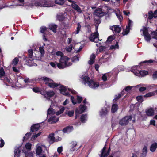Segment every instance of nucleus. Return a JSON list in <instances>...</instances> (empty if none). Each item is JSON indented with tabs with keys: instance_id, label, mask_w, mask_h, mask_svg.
<instances>
[{
	"instance_id": "1",
	"label": "nucleus",
	"mask_w": 157,
	"mask_h": 157,
	"mask_svg": "<svg viewBox=\"0 0 157 157\" xmlns=\"http://www.w3.org/2000/svg\"><path fill=\"white\" fill-rule=\"evenodd\" d=\"M50 6L49 2L47 0H41L40 2L31 3L29 4V6L31 7L33 6L49 7Z\"/></svg>"
},
{
	"instance_id": "2",
	"label": "nucleus",
	"mask_w": 157,
	"mask_h": 157,
	"mask_svg": "<svg viewBox=\"0 0 157 157\" xmlns=\"http://www.w3.org/2000/svg\"><path fill=\"white\" fill-rule=\"evenodd\" d=\"M132 118L131 116H127L119 121V124L121 126L127 125Z\"/></svg>"
},
{
	"instance_id": "3",
	"label": "nucleus",
	"mask_w": 157,
	"mask_h": 157,
	"mask_svg": "<svg viewBox=\"0 0 157 157\" xmlns=\"http://www.w3.org/2000/svg\"><path fill=\"white\" fill-rule=\"evenodd\" d=\"M70 59L66 56H64L61 57L59 60V62L62 63L63 64H65L68 66H70L72 64V63L70 62H68V61Z\"/></svg>"
},
{
	"instance_id": "4",
	"label": "nucleus",
	"mask_w": 157,
	"mask_h": 157,
	"mask_svg": "<svg viewBox=\"0 0 157 157\" xmlns=\"http://www.w3.org/2000/svg\"><path fill=\"white\" fill-rule=\"evenodd\" d=\"M106 144H105V146L101 150V153L100 155H99V156L101 157H107L110 152L111 149L110 147H109L108 148V149L107 152L106 151Z\"/></svg>"
},
{
	"instance_id": "5",
	"label": "nucleus",
	"mask_w": 157,
	"mask_h": 157,
	"mask_svg": "<svg viewBox=\"0 0 157 157\" xmlns=\"http://www.w3.org/2000/svg\"><path fill=\"white\" fill-rule=\"evenodd\" d=\"M67 16V15L65 13H59L57 14L56 19L59 22H62L64 21Z\"/></svg>"
},
{
	"instance_id": "6",
	"label": "nucleus",
	"mask_w": 157,
	"mask_h": 157,
	"mask_svg": "<svg viewBox=\"0 0 157 157\" xmlns=\"http://www.w3.org/2000/svg\"><path fill=\"white\" fill-rule=\"evenodd\" d=\"M60 85L59 89L60 93L64 96H70V94L69 92H66L67 90L66 87L63 85Z\"/></svg>"
},
{
	"instance_id": "7",
	"label": "nucleus",
	"mask_w": 157,
	"mask_h": 157,
	"mask_svg": "<svg viewBox=\"0 0 157 157\" xmlns=\"http://www.w3.org/2000/svg\"><path fill=\"white\" fill-rule=\"evenodd\" d=\"M89 86L91 88L93 89L97 88L99 86L98 82H96L94 80L91 79L90 80L88 84Z\"/></svg>"
},
{
	"instance_id": "8",
	"label": "nucleus",
	"mask_w": 157,
	"mask_h": 157,
	"mask_svg": "<svg viewBox=\"0 0 157 157\" xmlns=\"http://www.w3.org/2000/svg\"><path fill=\"white\" fill-rule=\"evenodd\" d=\"M99 33L98 31L94 33L91 34L90 37L89 39L90 41L95 43L98 42L95 40L97 38H99Z\"/></svg>"
},
{
	"instance_id": "9",
	"label": "nucleus",
	"mask_w": 157,
	"mask_h": 157,
	"mask_svg": "<svg viewBox=\"0 0 157 157\" xmlns=\"http://www.w3.org/2000/svg\"><path fill=\"white\" fill-rule=\"evenodd\" d=\"M40 32L41 33H43V40L45 41H46L48 40L46 38L45 36L46 33L45 32H46L47 31V29H48V28H47L46 27L43 26L40 28Z\"/></svg>"
},
{
	"instance_id": "10",
	"label": "nucleus",
	"mask_w": 157,
	"mask_h": 157,
	"mask_svg": "<svg viewBox=\"0 0 157 157\" xmlns=\"http://www.w3.org/2000/svg\"><path fill=\"white\" fill-rule=\"evenodd\" d=\"M94 15H95L97 17L100 18L103 15V13L101 8L96 9L94 13Z\"/></svg>"
},
{
	"instance_id": "11",
	"label": "nucleus",
	"mask_w": 157,
	"mask_h": 157,
	"mask_svg": "<svg viewBox=\"0 0 157 157\" xmlns=\"http://www.w3.org/2000/svg\"><path fill=\"white\" fill-rule=\"evenodd\" d=\"M110 29L116 33H119L121 30V28L118 25H113Z\"/></svg>"
},
{
	"instance_id": "12",
	"label": "nucleus",
	"mask_w": 157,
	"mask_h": 157,
	"mask_svg": "<svg viewBox=\"0 0 157 157\" xmlns=\"http://www.w3.org/2000/svg\"><path fill=\"white\" fill-rule=\"evenodd\" d=\"M40 127V125L38 124H35L31 126L30 130L32 132H34L39 130Z\"/></svg>"
},
{
	"instance_id": "13",
	"label": "nucleus",
	"mask_w": 157,
	"mask_h": 157,
	"mask_svg": "<svg viewBox=\"0 0 157 157\" xmlns=\"http://www.w3.org/2000/svg\"><path fill=\"white\" fill-rule=\"evenodd\" d=\"M59 118H56L55 116H53L50 117L48 120V122L51 124L55 123L59 120Z\"/></svg>"
},
{
	"instance_id": "14",
	"label": "nucleus",
	"mask_w": 157,
	"mask_h": 157,
	"mask_svg": "<svg viewBox=\"0 0 157 157\" xmlns=\"http://www.w3.org/2000/svg\"><path fill=\"white\" fill-rule=\"evenodd\" d=\"M145 112L147 116H152L154 114V109L153 108H150L148 109H146Z\"/></svg>"
},
{
	"instance_id": "15",
	"label": "nucleus",
	"mask_w": 157,
	"mask_h": 157,
	"mask_svg": "<svg viewBox=\"0 0 157 157\" xmlns=\"http://www.w3.org/2000/svg\"><path fill=\"white\" fill-rule=\"evenodd\" d=\"M45 84L46 85H48L49 87L52 88H54L59 86V84L55 82H46Z\"/></svg>"
},
{
	"instance_id": "16",
	"label": "nucleus",
	"mask_w": 157,
	"mask_h": 157,
	"mask_svg": "<svg viewBox=\"0 0 157 157\" xmlns=\"http://www.w3.org/2000/svg\"><path fill=\"white\" fill-rule=\"evenodd\" d=\"M57 28V25L54 24H50L48 26V28L49 29L52 31L54 33H55L56 32Z\"/></svg>"
},
{
	"instance_id": "17",
	"label": "nucleus",
	"mask_w": 157,
	"mask_h": 157,
	"mask_svg": "<svg viewBox=\"0 0 157 157\" xmlns=\"http://www.w3.org/2000/svg\"><path fill=\"white\" fill-rule=\"evenodd\" d=\"M54 95L55 93L53 91H46L45 94H44V97L46 98H50L53 96Z\"/></svg>"
},
{
	"instance_id": "18",
	"label": "nucleus",
	"mask_w": 157,
	"mask_h": 157,
	"mask_svg": "<svg viewBox=\"0 0 157 157\" xmlns=\"http://www.w3.org/2000/svg\"><path fill=\"white\" fill-rule=\"evenodd\" d=\"M87 115L86 114H82L80 118V121L82 123L86 122L87 121Z\"/></svg>"
},
{
	"instance_id": "19",
	"label": "nucleus",
	"mask_w": 157,
	"mask_h": 157,
	"mask_svg": "<svg viewBox=\"0 0 157 157\" xmlns=\"http://www.w3.org/2000/svg\"><path fill=\"white\" fill-rule=\"evenodd\" d=\"M73 129V127L72 126H68L63 129V133H66L70 132Z\"/></svg>"
},
{
	"instance_id": "20",
	"label": "nucleus",
	"mask_w": 157,
	"mask_h": 157,
	"mask_svg": "<svg viewBox=\"0 0 157 157\" xmlns=\"http://www.w3.org/2000/svg\"><path fill=\"white\" fill-rule=\"evenodd\" d=\"M157 148V143L154 142L151 145L150 147V150L151 152H155Z\"/></svg>"
},
{
	"instance_id": "21",
	"label": "nucleus",
	"mask_w": 157,
	"mask_h": 157,
	"mask_svg": "<svg viewBox=\"0 0 157 157\" xmlns=\"http://www.w3.org/2000/svg\"><path fill=\"white\" fill-rule=\"evenodd\" d=\"M147 147L144 146L142 150V153L141 154L140 157H146L147 155Z\"/></svg>"
},
{
	"instance_id": "22",
	"label": "nucleus",
	"mask_w": 157,
	"mask_h": 157,
	"mask_svg": "<svg viewBox=\"0 0 157 157\" xmlns=\"http://www.w3.org/2000/svg\"><path fill=\"white\" fill-rule=\"evenodd\" d=\"M109 59V56L106 53L105 54L102 56L100 60L103 62H105L108 61Z\"/></svg>"
},
{
	"instance_id": "23",
	"label": "nucleus",
	"mask_w": 157,
	"mask_h": 157,
	"mask_svg": "<svg viewBox=\"0 0 157 157\" xmlns=\"http://www.w3.org/2000/svg\"><path fill=\"white\" fill-rule=\"evenodd\" d=\"M87 107L85 105L81 104L79 107V109H78V110L79 111V112L81 113H82L86 109Z\"/></svg>"
},
{
	"instance_id": "24",
	"label": "nucleus",
	"mask_w": 157,
	"mask_h": 157,
	"mask_svg": "<svg viewBox=\"0 0 157 157\" xmlns=\"http://www.w3.org/2000/svg\"><path fill=\"white\" fill-rule=\"evenodd\" d=\"M118 106L117 104H114L112 106L111 112L112 113H114L117 110Z\"/></svg>"
},
{
	"instance_id": "25",
	"label": "nucleus",
	"mask_w": 157,
	"mask_h": 157,
	"mask_svg": "<svg viewBox=\"0 0 157 157\" xmlns=\"http://www.w3.org/2000/svg\"><path fill=\"white\" fill-rule=\"evenodd\" d=\"M57 66L59 69H63L68 66L65 65V64H64L59 62V63H57Z\"/></svg>"
},
{
	"instance_id": "26",
	"label": "nucleus",
	"mask_w": 157,
	"mask_h": 157,
	"mask_svg": "<svg viewBox=\"0 0 157 157\" xmlns=\"http://www.w3.org/2000/svg\"><path fill=\"white\" fill-rule=\"evenodd\" d=\"M82 26L79 23H78L77 24V27L74 33L75 34H78L79 33V32L81 31Z\"/></svg>"
},
{
	"instance_id": "27",
	"label": "nucleus",
	"mask_w": 157,
	"mask_h": 157,
	"mask_svg": "<svg viewBox=\"0 0 157 157\" xmlns=\"http://www.w3.org/2000/svg\"><path fill=\"white\" fill-rule=\"evenodd\" d=\"M3 82L7 86H9L8 84H11L9 78L7 77H5L3 79Z\"/></svg>"
},
{
	"instance_id": "28",
	"label": "nucleus",
	"mask_w": 157,
	"mask_h": 157,
	"mask_svg": "<svg viewBox=\"0 0 157 157\" xmlns=\"http://www.w3.org/2000/svg\"><path fill=\"white\" fill-rule=\"evenodd\" d=\"M42 80L44 81V82H53L54 81L50 78L45 76H43L40 78Z\"/></svg>"
},
{
	"instance_id": "29",
	"label": "nucleus",
	"mask_w": 157,
	"mask_h": 157,
	"mask_svg": "<svg viewBox=\"0 0 157 157\" xmlns=\"http://www.w3.org/2000/svg\"><path fill=\"white\" fill-rule=\"evenodd\" d=\"M42 147L40 146H39L36 148V154L37 155H39L42 153Z\"/></svg>"
},
{
	"instance_id": "30",
	"label": "nucleus",
	"mask_w": 157,
	"mask_h": 157,
	"mask_svg": "<svg viewBox=\"0 0 157 157\" xmlns=\"http://www.w3.org/2000/svg\"><path fill=\"white\" fill-rule=\"evenodd\" d=\"M82 80L84 81V82L85 84L86 83H88L90 81V78L88 76H84L82 78Z\"/></svg>"
},
{
	"instance_id": "31",
	"label": "nucleus",
	"mask_w": 157,
	"mask_h": 157,
	"mask_svg": "<svg viewBox=\"0 0 157 157\" xmlns=\"http://www.w3.org/2000/svg\"><path fill=\"white\" fill-rule=\"evenodd\" d=\"M139 73L140 75L142 76H144L148 74V72L145 70L140 71H139Z\"/></svg>"
},
{
	"instance_id": "32",
	"label": "nucleus",
	"mask_w": 157,
	"mask_h": 157,
	"mask_svg": "<svg viewBox=\"0 0 157 157\" xmlns=\"http://www.w3.org/2000/svg\"><path fill=\"white\" fill-rule=\"evenodd\" d=\"M32 135V133L31 132H28L26 134L25 136L23 137V141H26L28 140L29 138Z\"/></svg>"
},
{
	"instance_id": "33",
	"label": "nucleus",
	"mask_w": 157,
	"mask_h": 157,
	"mask_svg": "<svg viewBox=\"0 0 157 157\" xmlns=\"http://www.w3.org/2000/svg\"><path fill=\"white\" fill-rule=\"evenodd\" d=\"M65 2V0H55V3L56 4L60 5H63Z\"/></svg>"
},
{
	"instance_id": "34",
	"label": "nucleus",
	"mask_w": 157,
	"mask_h": 157,
	"mask_svg": "<svg viewBox=\"0 0 157 157\" xmlns=\"http://www.w3.org/2000/svg\"><path fill=\"white\" fill-rule=\"evenodd\" d=\"M65 110V108L64 107L62 106L61 108H60L59 110L57 111L56 113V115H59L60 114L62 113Z\"/></svg>"
},
{
	"instance_id": "35",
	"label": "nucleus",
	"mask_w": 157,
	"mask_h": 157,
	"mask_svg": "<svg viewBox=\"0 0 157 157\" xmlns=\"http://www.w3.org/2000/svg\"><path fill=\"white\" fill-rule=\"evenodd\" d=\"M39 52L41 53V56L43 57L44 54V50L43 47H40L39 49Z\"/></svg>"
},
{
	"instance_id": "36",
	"label": "nucleus",
	"mask_w": 157,
	"mask_h": 157,
	"mask_svg": "<svg viewBox=\"0 0 157 157\" xmlns=\"http://www.w3.org/2000/svg\"><path fill=\"white\" fill-rule=\"evenodd\" d=\"M15 155H16L17 157H19L21 151L19 149V148H17L15 149L14 151Z\"/></svg>"
},
{
	"instance_id": "37",
	"label": "nucleus",
	"mask_w": 157,
	"mask_h": 157,
	"mask_svg": "<svg viewBox=\"0 0 157 157\" xmlns=\"http://www.w3.org/2000/svg\"><path fill=\"white\" fill-rule=\"evenodd\" d=\"M54 109L53 108H49L47 110V115H51L54 114L55 112L54 111Z\"/></svg>"
},
{
	"instance_id": "38",
	"label": "nucleus",
	"mask_w": 157,
	"mask_h": 157,
	"mask_svg": "<svg viewBox=\"0 0 157 157\" xmlns=\"http://www.w3.org/2000/svg\"><path fill=\"white\" fill-rule=\"evenodd\" d=\"M154 61H155L154 60L151 59L149 60H145L141 62L140 63V64H141V63H145L146 64H148L149 63H153Z\"/></svg>"
},
{
	"instance_id": "39",
	"label": "nucleus",
	"mask_w": 157,
	"mask_h": 157,
	"mask_svg": "<svg viewBox=\"0 0 157 157\" xmlns=\"http://www.w3.org/2000/svg\"><path fill=\"white\" fill-rule=\"evenodd\" d=\"M101 116L105 115L107 114V110L105 108H103L101 110Z\"/></svg>"
},
{
	"instance_id": "40",
	"label": "nucleus",
	"mask_w": 157,
	"mask_h": 157,
	"mask_svg": "<svg viewBox=\"0 0 157 157\" xmlns=\"http://www.w3.org/2000/svg\"><path fill=\"white\" fill-rule=\"evenodd\" d=\"M151 34L153 38L157 39V29L155 31L151 32Z\"/></svg>"
},
{
	"instance_id": "41",
	"label": "nucleus",
	"mask_w": 157,
	"mask_h": 157,
	"mask_svg": "<svg viewBox=\"0 0 157 157\" xmlns=\"http://www.w3.org/2000/svg\"><path fill=\"white\" fill-rule=\"evenodd\" d=\"M5 74V72L3 68L2 67L0 68V78H2L4 76Z\"/></svg>"
},
{
	"instance_id": "42",
	"label": "nucleus",
	"mask_w": 157,
	"mask_h": 157,
	"mask_svg": "<svg viewBox=\"0 0 157 157\" xmlns=\"http://www.w3.org/2000/svg\"><path fill=\"white\" fill-rule=\"evenodd\" d=\"M106 48V47L105 46H103L101 45L99 46L98 48L99 52H101L102 51H105Z\"/></svg>"
},
{
	"instance_id": "43",
	"label": "nucleus",
	"mask_w": 157,
	"mask_h": 157,
	"mask_svg": "<svg viewBox=\"0 0 157 157\" xmlns=\"http://www.w3.org/2000/svg\"><path fill=\"white\" fill-rule=\"evenodd\" d=\"M143 34L144 36L149 34L148 32V30L146 27H144L143 29Z\"/></svg>"
},
{
	"instance_id": "44",
	"label": "nucleus",
	"mask_w": 157,
	"mask_h": 157,
	"mask_svg": "<svg viewBox=\"0 0 157 157\" xmlns=\"http://www.w3.org/2000/svg\"><path fill=\"white\" fill-rule=\"evenodd\" d=\"M29 57L31 58L33 56V51L32 49H29L28 51Z\"/></svg>"
},
{
	"instance_id": "45",
	"label": "nucleus",
	"mask_w": 157,
	"mask_h": 157,
	"mask_svg": "<svg viewBox=\"0 0 157 157\" xmlns=\"http://www.w3.org/2000/svg\"><path fill=\"white\" fill-rule=\"evenodd\" d=\"M40 89L38 87H34L33 89V91L36 93H38L40 92Z\"/></svg>"
},
{
	"instance_id": "46",
	"label": "nucleus",
	"mask_w": 157,
	"mask_h": 157,
	"mask_svg": "<svg viewBox=\"0 0 157 157\" xmlns=\"http://www.w3.org/2000/svg\"><path fill=\"white\" fill-rule=\"evenodd\" d=\"M75 113V119H76L78 117H79V115L82 113L81 112H79V111H78L77 108L76 109Z\"/></svg>"
},
{
	"instance_id": "47",
	"label": "nucleus",
	"mask_w": 157,
	"mask_h": 157,
	"mask_svg": "<svg viewBox=\"0 0 157 157\" xmlns=\"http://www.w3.org/2000/svg\"><path fill=\"white\" fill-rule=\"evenodd\" d=\"M19 59L17 57H15L12 61V64L14 65H17Z\"/></svg>"
},
{
	"instance_id": "48",
	"label": "nucleus",
	"mask_w": 157,
	"mask_h": 157,
	"mask_svg": "<svg viewBox=\"0 0 157 157\" xmlns=\"http://www.w3.org/2000/svg\"><path fill=\"white\" fill-rule=\"evenodd\" d=\"M25 146L26 149L30 150L31 148L32 144L29 143H27L25 144Z\"/></svg>"
},
{
	"instance_id": "49",
	"label": "nucleus",
	"mask_w": 157,
	"mask_h": 157,
	"mask_svg": "<svg viewBox=\"0 0 157 157\" xmlns=\"http://www.w3.org/2000/svg\"><path fill=\"white\" fill-rule=\"evenodd\" d=\"M144 36L145 40H146L147 41H149L150 40L151 37V36L149 34L148 35H145Z\"/></svg>"
},
{
	"instance_id": "50",
	"label": "nucleus",
	"mask_w": 157,
	"mask_h": 157,
	"mask_svg": "<svg viewBox=\"0 0 157 157\" xmlns=\"http://www.w3.org/2000/svg\"><path fill=\"white\" fill-rule=\"evenodd\" d=\"M148 18L150 20H151L152 19L153 17H154V16H153V12L152 11H150L148 12Z\"/></svg>"
},
{
	"instance_id": "51",
	"label": "nucleus",
	"mask_w": 157,
	"mask_h": 157,
	"mask_svg": "<svg viewBox=\"0 0 157 157\" xmlns=\"http://www.w3.org/2000/svg\"><path fill=\"white\" fill-rule=\"evenodd\" d=\"M74 111L73 110H71L68 111L67 112V115L69 117H71L73 116Z\"/></svg>"
},
{
	"instance_id": "52",
	"label": "nucleus",
	"mask_w": 157,
	"mask_h": 157,
	"mask_svg": "<svg viewBox=\"0 0 157 157\" xmlns=\"http://www.w3.org/2000/svg\"><path fill=\"white\" fill-rule=\"evenodd\" d=\"M56 55L57 56H60L62 57L64 56L63 53L60 51H58L56 52Z\"/></svg>"
},
{
	"instance_id": "53",
	"label": "nucleus",
	"mask_w": 157,
	"mask_h": 157,
	"mask_svg": "<svg viewBox=\"0 0 157 157\" xmlns=\"http://www.w3.org/2000/svg\"><path fill=\"white\" fill-rule=\"evenodd\" d=\"M77 100L78 103H80L82 100V97L77 96Z\"/></svg>"
},
{
	"instance_id": "54",
	"label": "nucleus",
	"mask_w": 157,
	"mask_h": 157,
	"mask_svg": "<svg viewBox=\"0 0 157 157\" xmlns=\"http://www.w3.org/2000/svg\"><path fill=\"white\" fill-rule=\"evenodd\" d=\"M154 95V93L153 92H149L147 94L145 95L144 97H148L153 96Z\"/></svg>"
},
{
	"instance_id": "55",
	"label": "nucleus",
	"mask_w": 157,
	"mask_h": 157,
	"mask_svg": "<svg viewBox=\"0 0 157 157\" xmlns=\"http://www.w3.org/2000/svg\"><path fill=\"white\" fill-rule=\"evenodd\" d=\"M116 97L115 99L113 100V102H116V101L119 99L122 96L120 94H119L118 96L117 95H116Z\"/></svg>"
},
{
	"instance_id": "56",
	"label": "nucleus",
	"mask_w": 157,
	"mask_h": 157,
	"mask_svg": "<svg viewBox=\"0 0 157 157\" xmlns=\"http://www.w3.org/2000/svg\"><path fill=\"white\" fill-rule=\"evenodd\" d=\"M73 45L72 44H71L68 47H67L66 50L68 52H70L72 50V48H73Z\"/></svg>"
},
{
	"instance_id": "57",
	"label": "nucleus",
	"mask_w": 157,
	"mask_h": 157,
	"mask_svg": "<svg viewBox=\"0 0 157 157\" xmlns=\"http://www.w3.org/2000/svg\"><path fill=\"white\" fill-rule=\"evenodd\" d=\"M5 144V142L3 139L1 138L0 140V147H3Z\"/></svg>"
},
{
	"instance_id": "58",
	"label": "nucleus",
	"mask_w": 157,
	"mask_h": 157,
	"mask_svg": "<svg viewBox=\"0 0 157 157\" xmlns=\"http://www.w3.org/2000/svg\"><path fill=\"white\" fill-rule=\"evenodd\" d=\"M132 88V86H126L124 89V90L126 92H129L131 90Z\"/></svg>"
},
{
	"instance_id": "59",
	"label": "nucleus",
	"mask_w": 157,
	"mask_h": 157,
	"mask_svg": "<svg viewBox=\"0 0 157 157\" xmlns=\"http://www.w3.org/2000/svg\"><path fill=\"white\" fill-rule=\"evenodd\" d=\"M113 40V36H110L108 37L106 42H111Z\"/></svg>"
},
{
	"instance_id": "60",
	"label": "nucleus",
	"mask_w": 157,
	"mask_h": 157,
	"mask_svg": "<svg viewBox=\"0 0 157 157\" xmlns=\"http://www.w3.org/2000/svg\"><path fill=\"white\" fill-rule=\"evenodd\" d=\"M68 90L69 91L71 92V93L73 94H76V92L73 89L68 88Z\"/></svg>"
},
{
	"instance_id": "61",
	"label": "nucleus",
	"mask_w": 157,
	"mask_h": 157,
	"mask_svg": "<svg viewBox=\"0 0 157 157\" xmlns=\"http://www.w3.org/2000/svg\"><path fill=\"white\" fill-rule=\"evenodd\" d=\"M136 98L138 101H141L143 100V97L142 96H138L136 97Z\"/></svg>"
},
{
	"instance_id": "62",
	"label": "nucleus",
	"mask_w": 157,
	"mask_h": 157,
	"mask_svg": "<svg viewBox=\"0 0 157 157\" xmlns=\"http://www.w3.org/2000/svg\"><path fill=\"white\" fill-rule=\"evenodd\" d=\"M72 7L75 10H76V9L78 6L77 5L75 4V2L71 4Z\"/></svg>"
},
{
	"instance_id": "63",
	"label": "nucleus",
	"mask_w": 157,
	"mask_h": 157,
	"mask_svg": "<svg viewBox=\"0 0 157 157\" xmlns=\"http://www.w3.org/2000/svg\"><path fill=\"white\" fill-rule=\"evenodd\" d=\"M49 138H50L51 140H54L55 139L54 134L53 133H52L50 134L49 135Z\"/></svg>"
},
{
	"instance_id": "64",
	"label": "nucleus",
	"mask_w": 157,
	"mask_h": 157,
	"mask_svg": "<svg viewBox=\"0 0 157 157\" xmlns=\"http://www.w3.org/2000/svg\"><path fill=\"white\" fill-rule=\"evenodd\" d=\"M152 77L154 79L157 78V71L153 73L152 75Z\"/></svg>"
}]
</instances>
